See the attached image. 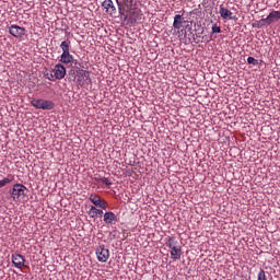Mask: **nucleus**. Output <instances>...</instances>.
Returning a JSON list of instances; mask_svg holds the SVG:
<instances>
[{"instance_id":"nucleus-6","label":"nucleus","mask_w":280,"mask_h":280,"mask_svg":"<svg viewBox=\"0 0 280 280\" xmlns=\"http://www.w3.org/2000/svg\"><path fill=\"white\" fill-rule=\"evenodd\" d=\"M65 75H67V69L65 68V66L58 63L52 69V73L50 74V77H48V80H62Z\"/></svg>"},{"instance_id":"nucleus-8","label":"nucleus","mask_w":280,"mask_h":280,"mask_svg":"<svg viewBox=\"0 0 280 280\" xmlns=\"http://www.w3.org/2000/svg\"><path fill=\"white\" fill-rule=\"evenodd\" d=\"M96 256L98 261L102 264H106L108 261V258L110 257V252L104 247V245H100L98 248H96Z\"/></svg>"},{"instance_id":"nucleus-21","label":"nucleus","mask_w":280,"mask_h":280,"mask_svg":"<svg viewBox=\"0 0 280 280\" xmlns=\"http://www.w3.org/2000/svg\"><path fill=\"white\" fill-rule=\"evenodd\" d=\"M247 63L253 65L254 67H257V65H259V61L257 59H255V57H248Z\"/></svg>"},{"instance_id":"nucleus-13","label":"nucleus","mask_w":280,"mask_h":280,"mask_svg":"<svg viewBox=\"0 0 280 280\" xmlns=\"http://www.w3.org/2000/svg\"><path fill=\"white\" fill-rule=\"evenodd\" d=\"M102 5L106 10V13L110 14V16H113V14H117V8L115 7V2H113V0H105Z\"/></svg>"},{"instance_id":"nucleus-18","label":"nucleus","mask_w":280,"mask_h":280,"mask_svg":"<svg viewBox=\"0 0 280 280\" xmlns=\"http://www.w3.org/2000/svg\"><path fill=\"white\" fill-rule=\"evenodd\" d=\"M183 23H187L180 14H176L174 16L173 27L175 30H180L183 27Z\"/></svg>"},{"instance_id":"nucleus-5","label":"nucleus","mask_w":280,"mask_h":280,"mask_svg":"<svg viewBox=\"0 0 280 280\" xmlns=\"http://www.w3.org/2000/svg\"><path fill=\"white\" fill-rule=\"evenodd\" d=\"M31 105L34 106V108H38L42 110H54V107L56 106L52 101H46L43 98L33 100L31 102Z\"/></svg>"},{"instance_id":"nucleus-1","label":"nucleus","mask_w":280,"mask_h":280,"mask_svg":"<svg viewBox=\"0 0 280 280\" xmlns=\"http://www.w3.org/2000/svg\"><path fill=\"white\" fill-rule=\"evenodd\" d=\"M165 244L171 249V259L178 261L183 257V247L178 246V242L174 237H168Z\"/></svg>"},{"instance_id":"nucleus-23","label":"nucleus","mask_w":280,"mask_h":280,"mask_svg":"<svg viewBox=\"0 0 280 280\" xmlns=\"http://www.w3.org/2000/svg\"><path fill=\"white\" fill-rule=\"evenodd\" d=\"M222 32V28L218 26V24L212 25V34H220Z\"/></svg>"},{"instance_id":"nucleus-11","label":"nucleus","mask_w":280,"mask_h":280,"mask_svg":"<svg viewBox=\"0 0 280 280\" xmlns=\"http://www.w3.org/2000/svg\"><path fill=\"white\" fill-rule=\"evenodd\" d=\"M12 264L20 270H22V268H30L27 265H25V257H23L21 254L12 255Z\"/></svg>"},{"instance_id":"nucleus-4","label":"nucleus","mask_w":280,"mask_h":280,"mask_svg":"<svg viewBox=\"0 0 280 280\" xmlns=\"http://www.w3.org/2000/svg\"><path fill=\"white\" fill-rule=\"evenodd\" d=\"M69 45H71V42H62L60 44V49L62 50V54L60 56V62H63V65H69L73 62V55L69 52Z\"/></svg>"},{"instance_id":"nucleus-14","label":"nucleus","mask_w":280,"mask_h":280,"mask_svg":"<svg viewBox=\"0 0 280 280\" xmlns=\"http://www.w3.org/2000/svg\"><path fill=\"white\" fill-rule=\"evenodd\" d=\"M219 14H220L221 19H230L231 21L235 20V18H233V12H231V10L224 8L223 4H221L219 8Z\"/></svg>"},{"instance_id":"nucleus-3","label":"nucleus","mask_w":280,"mask_h":280,"mask_svg":"<svg viewBox=\"0 0 280 280\" xmlns=\"http://www.w3.org/2000/svg\"><path fill=\"white\" fill-rule=\"evenodd\" d=\"M10 194L14 202H21V200H23L25 196H27V187L23 184H15L10 190Z\"/></svg>"},{"instance_id":"nucleus-19","label":"nucleus","mask_w":280,"mask_h":280,"mask_svg":"<svg viewBox=\"0 0 280 280\" xmlns=\"http://www.w3.org/2000/svg\"><path fill=\"white\" fill-rule=\"evenodd\" d=\"M88 213H89L90 218H97L100 215H103L104 211L102 209H97L96 206H91Z\"/></svg>"},{"instance_id":"nucleus-9","label":"nucleus","mask_w":280,"mask_h":280,"mask_svg":"<svg viewBox=\"0 0 280 280\" xmlns=\"http://www.w3.org/2000/svg\"><path fill=\"white\" fill-rule=\"evenodd\" d=\"M89 200L90 202H93L94 207H98L100 209H107L106 201L102 199L100 195L91 194Z\"/></svg>"},{"instance_id":"nucleus-20","label":"nucleus","mask_w":280,"mask_h":280,"mask_svg":"<svg viewBox=\"0 0 280 280\" xmlns=\"http://www.w3.org/2000/svg\"><path fill=\"white\" fill-rule=\"evenodd\" d=\"M14 180V175L9 174L7 177L0 180V189L5 187V185H10Z\"/></svg>"},{"instance_id":"nucleus-16","label":"nucleus","mask_w":280,"mask_h":280,"mask_svg":"<svg viewBox=\"0 0 280 280\" xmlns=\"http://www.w3.org/2000/svg\"><path fill=\"white\" fill-rule=\"evenodd\" d=\"M103 220L105 224H115L117 222V214L115 212H105Z\"/></svg>"},{"instance_id":"nucleus-7","label":"nucleus","mask_w":280,"mask_h":280,"mask_svg":"<svg viewBox=\"0 0 280 280\" xmlns=\"http://www.w3.org/2000/svg\"><path fill=\"white\" fill-rule=\"evenodd\" d=\"M280 21V11H271L266 19L259 21L260 25H272Z\"/></svg>"},{"instance_id":"nucleus-15","label":"nucleus","mask_w":280,"mask_h":280,"mask_svg":"<svg viewBox=\"0 0 280 280\" xmlns=\"http://www.w3.org/2000/svg\"><path fill=\"white\" fill-rule=\"evenodd\" d=\"M93 180H95L97 185H106L107 187H110V185H113V182L110 179L97 174L94 175Z\"/></svg>"},{"instance_id":"nucleus-17","label":"nucleus","mask_w":280,"mask_h":280,"mask_svg":"<svg viewBox=\"0 0 280 280\" xmlns=\"http://www.w3.org/2000/svg\"><path fill=\"white\" fill-rule=\"evenodd\" d=\"M122 16H126V19H129L130 23H137V20L139 19V10L136 7V9L129 11L127 15H122Z\"/></svg>"},{"instance_id":"nucleus-2","label":"nucleus","mask_w":280,"mask_h":280,"mask_svg":"<svg viewBox=\"0 0 280 280\" xmlns=\"http://www.w3.org/2000/svg\"><path fill=\"white\" fill-rule=\"evenodd\" d=\"M115 1L118 5L120 15H128V13L131 10H137V5L139 4L138 0H115Z\"/></svg>"},{"instance_id":"nucleus-10","label":"nucleus","mask_w":280,"mask_h":280,"mask_svg":"<svg viewBox=\"0 0 280 280\" xmlns=\"http://www.w3.org/2000/svg\"><path fill=\"white\" fill-rule=\"evenodd\" d=\"M25 32H27L25 27H21L19 25H11L9 27V34L14 36V38H23V36H25Z\"/></svg>"},{"instance_id":"nucleus-24","label":"nucleus","mask_w":280,"mask_h":280,"mask_svg":"<svg viewBox=\"0 0 280 280\" xmlns=\"http://www.w3.org/2000/svg\"><path fill=\"white\" fill-rule=\"evenodd\" d=\"M253 27H266V25H261V23L258 21L257 24H253Z\"/></svg>"},{"instance_id":"nucleus-12","label":"nucleus","mask_w":280,"mask_h":280,"mask_svg":"<svg viewBox=\"0 0 280 280\" xmlns=\"http://www.w3.org/2000/svg\"><path fill=\"white\" fill-rule=\"evenodd\" d=\"M78 82L81 86L89 84V82H91V73L86 70H80L78 73Z\"/></svg>"},{"instance_id":"nucleus-22","label":"nucleus","mask_w":280,"mask_h":280,"mask_svg":"<svg viewBox=\"0 0 280 280\" xmlns=\"http://www.w3.org/2000/svg\"><path fill=\"white\" fill-rule=\"evenodd\" d=\"M257 280H268V278L266 277V271L264 269L259 270Z\"/></svg>"}]
</instances>
